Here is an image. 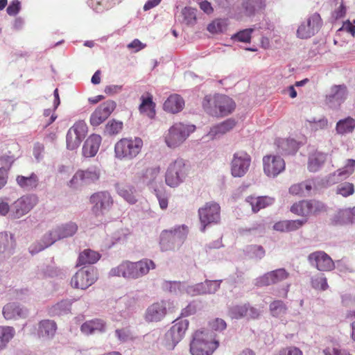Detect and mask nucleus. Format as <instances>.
I'll list each match as a JSON object with an SVG mask.
<instances>
[{
  "mask_svg": "<svg viewBox=\"0 0 355 355\" xmlns=\"http://www.w3.org/2000/svg\"><path fill=\"white\" fill-rule=\"evenodd\" d=\"M78 229V225L71 221L58 225L46 233L40 241L31 245L28 248L29 252L31 254H35L58 240L73 236L77 232Z\"/></svg>",
  "mask_w": 355,
  "mask_h": 355,
  "instance_id": "f257e3e1",
  "label": "nucleus"
},
{
  "mask_svg": "<svg viewBox=\"0 0 355 355\" xmlns=\"http://www.w3.org/2000/svg\"><path fill=\"white\" fill-rule=\"evenodd\" d=\"M218 347V342L206 330L196 331L191 336L190 352L191 355H211Z\"/></svg>",
  "mask_w": 355,
  "mask_h": 355,
  "instance_id": "f03ea898",
  "label": "nucleus"
},
{
  "mask_svg": "<svg viewBox=\"0 0 355 355\" xmlns=\"http://www.w3.org/2000/svg\"><path fill=\"white\" fill-rule=\"evenodd\" d=\"M143 141L140 137H125L114 145V157L119 161H130L141 151Z\"/></svg>",
  "mask_w": 355,
  "mask_h": 355,
  "instance_id": "7ed1b4c3",
  "label": "nucleus"
},
{
  "mask_svg": "<svg viewBox=\"0 0 355 355\" xmlns=\"http://www.w3.org/2000/svg\"><path fill=\"white\" fill-rule=\"evenodd\" d=\"M196 130L194 125L176 123L173 125L165 135V142L168 147L175 148L182 145L191 133Z\"/></svg>",
  "mask_w": 355,
  "mask_h": 355,
  "instance_id": "20e7f679",
  "label": "nucleus"
},
{
  "mask_svg": "<svg viewBox=\"0 0 355 355\" xmlns=\"http://www.w3.org/2000/svg\"><path fill=\"white\" fill-rule=\"evenodd\" d=\"M211 101L207 98L202 101V107L204 110L209 115L214 116H223L230 114L235 107V103L233 100L227 96L216 94V98L212 103H215L216 108H210L208 106Z\"/></svg>",
  "mask_w": 355,
  "mask_h": 355,
  "instance_id": "39448f33",
  "label": "nucleus"
},
{
  "mask_svg": "<svg viewBox=\"0 0 355 355\" xmlns=\"http://www.w3.org/2000/svg\"><path fill=\"white\" fill-rule=\"evenodd\" d=\"M92 211L96 217H103L112 209L114 200L108 191H98L93 193L89 198Z\"/></svg>",
  "mask_w": 355,
  "mask_h": 355,
  "instance_id": "423d86ee",
  "label": "nucleus"
},
{
  "mask_svg": "<svg viewBox=\"0 0 355 355\" xmlns=\"http://www.w3.org/2000/svg\"><path fill=\"white\" fill-rule=\"evenodd\" d=\"M187 176L184 161L182 159H177L169 164L165 175V182L168 186L175 188L182 183Z\"/></svg>",
  "mask_w": 355,
  "mask_h": 355,
  "instance_id": "0eeeda50",
  "label": "nucleus"
},
{
  "mask_svg": "<svg viewBox=\"0 0 355 355\" xmlns=\"http://www.w3.org/2000/svg\"><path fill=\"white\" fill-rule=\"evenodd\" d=\"M220 207L216 202H207L198 209V216L200 222V231L204 232L207 226L219 223L220 219Z\"/></svg>",
  "mask_w": 355,
  "mask_h": 355,
  "instance_id": "6e6552de",
  "label": "nucleus"
},
{
  "mask_svg": "<svg viewBox=\"0 0 355 355\" xmlns=\"http://www.w3.org/2000/svg\"><path fill=\"white\" fill-rule=\"evenodd\" d=\"M189 320L177 319L171 327L165 334V345L168 349H173L184 338L189 327Z\"/></svg>",
  "mask_w": 355,
  "mask_h": 355,
  "instance_id": "1a4fd4ad",
  "label": "nucleus"
},
{
  "mask_svg": "<svg viewBox=\"0 0 355 355\" xmlns=\"http://www.w3.org/2000/svg\"><path fill=\"white\" fill-rule=\"evenodd\" d=\"M101 176V169L96 166L87 168L86 170H78L72 177L68 185L73 189H79L97 181Z\"/></svg>",
  "mask_w": 355,
  "mask_h": 355,
  "instance_id": "9d476101",
  "label": "nucleus"
},
{
  "mask_svg": "<svg viewBox=\"0 0 355 355\" xmlns=\"http://www.w3.org/2000/svg\"><path fill=\"white\" fill-rule=\"evenodd\" d=\"M174 308L173 302L171 300H161L155 302L147 308L144 318L149 322L161 321L166 315L167 311H171Z\"/></svg>",
  "mask_w": 355,
  "mask_h": 355,
  "instance_id": "9b49d317",
  "label": "nucleus"
},
{
  "mask_svg": "<svg viewBox=\"0 0 355 355\" xmlns=\"http://www.w3.org/2000/svg\"><path fill=\"white\" fill-rule=\"evenodd\" d=\"M37 198L35 195H25L18 198L11 206L10 218H21L37 205Z\"/></svg>",
  "mask_w": 355,
  "mask_h": 355,
  "instance_id": "f8f14e48",
  "label": "nucleus"
},
{
  "mask_svg": "<svg viewBox=\"0 0 355 355\" xmlns=\"http://www.w3.org/2000/svg\"><path fill=\"white\" fill-rule=\"evenodd\" d=\"M87 132V126L84 121H78L71 127L66 136L67 148L73 150L78 148Z\"/></svg>",
  "mask_w": 355,
  "mask_h": 355,
  "instance_id": "ddd939ff",
  "label": "nucleus"
},
{
  "mask_svg": "<svg viewBox=\"0 0 355 355\" xmlns=\"http://www.w3.org/2000/svg\"><path fill=\"white\" fill-rule=\"evenodd\" d=\"M322 26V19L319 14L313 13L302 21L297 30V37L308 39L317 33Z\"/></svg>",
  "mask_w": 355,
  "mask_h": 355,
  "instance_id": "4468645a",
  "label": "nucleus"
},
{
  "mask_svg": "<svg viewBox=\"0 0 355 355\" xmlns=\"http://www.w3.org/2000/svg\"><path fill=\"white\" fill-rule=\"evenodd\" d=\"M251 157L245 151H237L233 154L230 163L231 173L235 178L244 176L249 170Z\"/></svg>",
  "mask_w": 355,
  "mask_h": 355,
  "instance_id": "2eb2a0df",
  "label": "nucleus"
},
{
  "mask_svg": "<svg viewBox=\"0 0 355 355\" xmlns=\"http://www.w3.org/2000/svg\"><path fill=\"white\" fill-rule=\"evenodd\" d=\"M97 278L96 271L94 268H83L72 277L71 284L73 288L85 290L94 284Z\"/></svg>",
  "mask_w": 355,
  "mask_h": 355,
  "instance_id": "dca6fc26",
  "label": "nucleus"
},
{
  "mask_svg": "<svg viewBox=\"0 0 355 355\" xmlns=\"http://www.w3.org/2000/svg\"><path fill=\"white\" fill-rule=\"evenodd\" d=\"M288 277L289 273L284 268H279L258 277L254 280V284L257 287L267 286L282 282Z\"/></svg>",
  "mask_w": 355,
  "mask_h": 355,
  "instance_id": "f3484780",
  "label": "nucleus"
},
{
  "mask_svg": "<svg viewBox=\"0 0 355 355\" xmlns=\"http://www.w3.org/2000/svg\"><path fill=\"white\" fill-rule=\"evenodd\" d=\"M309 263L320 271H331L336 268L332 259L324 251H316L308 256Z\"/></svg>",
  "mask_w": 355,
  "mask_h": 355,
  "instance_id": "a211bd4d",
  "label": "nucleus"
},
{
  "mask_svg": "<svg viewBox=\"0 0 355 355\" xmlns=\"http://www.w3.org/2000/svg\"><path fill=\"white\" fill-rule=\"evenodd\" d=\"M263 171L267 176L276 177L285 169V162L277 155H266L263 158Z\"/></svg>",
  "mask_w": 355,
  "mask_h": 355,
  "instance_id": "6ab92c4d",
  "label": "nucleus"
},
{
  "mask_svg": "<svg viewBox=\"0 0 355 355\" xmlns=\"http://www.w3.org/2000/svg\"><path fill=\"white\" fill-rule=\"evenodd\" d=\"M347 96V87L343 85H334L326 96V103L331 107L339 106Z\"/></svg>",
  "mask_w": 355,
  "mask_h": 355,
  "instance_id": "aec40b11",
  "label": "nucleus"
},
{
  "mask_svg": "<svg viewBox=\"0 0 355 355\" xmlns=\"http://www.w3.org/2000/svg\"><path fill=\"white\" fill-rule=\"evenodd\" d=\"M14 236L8 232L0 233V261L9 258L15 248Z\"/></svg>",
  "mask_w": 355,
  "mask_h": 355,
  "instance_id": "412c9836",
  "label": "nucleus"
},
{
  "mask_svg": "<svg viewBox=\"0 0 355 355\" xmlns=\"http://www.w3.org/2000/svg\"><path fill=\"white\" fill-rule=\"evenodd\" d=\"M106 330V322L100 318L87 320L80 327L81 332L86 336L103 334L105 333Z\"/></svg>",
  "mask_w": 355,
  "mask_h": 355,
  "instance_id": "4be33fe9",
  "label": "nucleus"
},
{
  "mask_svg": "<svg viewBox=\"0 0 355 355\" xmlns=\"http://www.w3.org/2000/svg\"><path fill=\"white\" fill-rule=\"evenodd\" d=\"M155 267L154 261L149 259H143L132 262L133 279H137L146 275L150 270L155 269Z\"/></svg>",
  "mask_w": 355,
  "mask_h": 355,
  "instance_id": "5701e85b",
  "label": "nucleus"
},
{
  "mask_svg": "<svg viewBox=\"0 0 355 355\" xmlns=\"http://www.w3.org/2000/svg\"><path fill=\"white\" fill-rule=\"evenodd\" d=\"M333 222L337 225L355 223V206L339 209L333 216Z\"/></svg>",
  "mask_w": 355,
  "mask_h": 355,
  "instance_id": "b1692460",
  "label": "nucleus"
},
{
  "mask_svg": "<svg viewBox=\"0 0 355 355\" xmlns=\"http://www.w3.org/2000/svg\"><path fill=\"white\" fill-rule=\"evenodd\" d=\"M245 202L251 207L253 213H257L261 209L272 205L275 199L270 196H249L246 197Z\"/></svg>",
  "mask_w": 355,
  "mask_h": 355,
  "instance_id": "393cba45",
  "label": "nucleus"
},
{
  "mask_svg": "<svg viewBox=\"0 0 355 355\" xmlns=\"http://www.w3.org/2000/svg\"><path fill=\"white\" fill-rule=\"evenodd\" d=\"M101 143V137L98 135H90L85 141L83 146V155L85 157H92L98 151Z\"/></svg>",
  "mask_w": 355,
  "mask_h": 355,
  "instance_id": "a878e982",
  "label": "nucleus"
},
{
  "mask_svg": "<svg viewBox=\"0 0 355 355\" xmlns=\"http://www.w3.org/2000/svg\"><path fill=\"white\" fill-rule=\"evenodd\" d=\"M306 223V219L284 220L275 223L273 230L280 232H289L299 230Z\"/></svg>",
  "mask_w": 355,
  "mask_h": 355,
  "instance_id": "bb28decb",
  "label": "nucleus"
},
{
  "mask_svg": "<svg viewBox=\"0 0 355 355\" xmlns=\"http://www.w3.org/2000/svg\"><path fill=\"white\" fill-rule=\"evenodd\" d=\"M109 277H122L126 279H133L132 261H123L119 265L112 268Z\"/></svg>",
  "mask_w": 355,
  "mask_h": 355,
  "instance_id": "cd10ccee",
  "label": "nucleus"
},
{
  "mask_svg": "<svg viewBox=\"0 0 355 355\" xmlns=\"http://www.w3.org/2000/svg\"><path fill=\"white\" fill-rule=\"evenodd\" d=\"M56 323L53 320H44L39 322L37 336L44 340L51 339L55 334Z\"/></svg>",
  "mask_w": 355,
  "mask_h": 355,
  "instance_id": "c85d7f7f",
  "label": "nucleus"
},
{
  "mask_svg": "<svg viewBox=\"0 0 355 355\" xmlns=\"http://www.w3.org/2000/svg\"><path fill=\"white\" fill-rule=\"evenodd\" d=\"M328 158V155L320 151H315L309 155L307 168L310 172L318 171Z\"/></svg>",
  "mask_w": 355,
  "mask_h": 355,
  "instance_id": "c756f323",
  "label": "nucleus"
},
{
  "mask_svg": "<svg viewBox=\"0 0 355 355\" xmlns=\"http://www.w3.org/2000/svg\"><path fill=\"white\" fill-rule=\"evenodd\" d=\"M2 313L6 320L25 317L27 314L26 310L15 302H10L6 304L3 308Z\"/></svg>",
  "mask_w": 355,
  "mask_h": 355,
  "instance_id": "7c9ffc66",
  "label": "nucleus"
},
{
  "mask_svg": "<svg viewBox=\"0 0 355 355\" xmlns=\"http://www.w3.org/2000/svg\"><path fill=\"white\" fill-rule=\"evenodd\" d=\"M235 125V121L234 119H229L218 125L213 126L210 129L207 136L211 139L219 138L222 135L233 129Z\"/></svg>",
  "mask_w": 355,
  "mask_h": 355,
  "instance_id": "2f4dec72",
  "label": "nucleus"
},
{
  "mask_svg": "<svg viewBox=\"0 0 355 355\" xmlns=\"http://www.w3.org/2000/svg\"><path fill=\"white\" fill-rule=\"evenodd\" d=\"M184 106V101L178 94L171 95L164 103V110L173 114L180 112Z\"/></svg>",
  "mask_w": 355,
  "mask_h": 355,
  "instance_id": "473e14b6",
  "label": "nucleus"
},
{
  "mask_svg": "<svg viewBox=\"0 0 355 355\" xmlns=\"http://www.w3.org/2000/svg\"><path fill=\"white\" fill-rule=\"evenodd\" d=\"M279 152L285 154H294L298 148V143L293 139H278L276 141Z\"/></svg>",
  "mask_w": 355,
  "mask_h": 355,
  "instance_id": "72a5a7b5",
  "label": "nucleus"
},
{
  "mask_svg": "<svg viewBox=\"0 0 355 355\" xmlns=\"http://www.w3.org/2000/svg\"><path fill=\"white\" fill-rule=\"evenodd\" d=\"M117 193L123 198L129 204H135L137 199L135 196V188L133 186L128 184H117L116 187Z\"/></svg>",
  "mask_w": 355,
  "mask_h": 355,
  "instance_id": "f704fd0d",
  "label": "nucleus"
},
{
  "mask_svg": "<svg viewBox=\"0 0 355 355\" xmlns=\"http://www.w3.org/2000/svg\"><path fill=\"white\" fill-rule=\"evenodd\" d=\"M17 184L26 190H32L35 189L39 183L37 175L32 173L29 176L18 175L16 178Z\"/></svg>",
  "mask_w": 355,
  "mask_h": 355,
  "instance_id": "c9c22d12",
  "label": "nucleus"
},
{
  "mask_svg": "<svg viewBox=\"0 0 355 355\" xmlns=\"http://www.w3.org/2000/svg\"><path fill=\"white\" fill-rule=\"evenodd\" d=\"M159 245L162 251L172 250L180 247L174 237H172V233L168 230H164L161 233Z\"/></svg>",
  "mask_w": 355,
  "mask_h": 355,
  "instance_id": "e433bc0d",
  "label": "nucleus"
},
{
  "mask_svg": "<svg viewBox=\"0 0 355 355\" xmlns=\"http://www.w3.org/2000/svg\"><path fill=\"white\" fill-rule=\"evenodd\" d=\"M15 335V330L12 327L0 326V352L7 347Z\"/></svg>",
  "mask_w": 355,
  "mask_h": 355,
  "instance_id": "4c0bfd02",
  "label": "nucleus"
},
{
  "mask_svg": "<svg viewBox=\"0 0 355 355\" xmlns=\"http://www.w3.org/2000/svg\"><path fill=\"white\" fill-rule=\"evenodd\" d=\"M354 128L355 120L352 117H347L337 122L336 130L338 135H345L352 132Z\"/></svg>",
  "mask_w": 355,
  "mask_h": 355,
  "instance_id": "58836bf2",
  "label": "nucleus"
},
{
  "mask_svg": "<svg viewBox=\"0 0 355 355\" xmlns=\"http://www.w3.org/2000/svg\"><path fill=\"white\" fill-rule=\"evenodd\" d=\"M222 280H205L198 283L200 295L214 294L219 288Z\"/></svg>",
  "mask_w": 355,
  "mask_h": 355,
  "instance_id": "ea45409f",
  "label": "nucleus"
},
{
  "mask_svg": "<svg viewBox=\"0 0 355 355\" xmlns=\"http://www.w3.org/2000/svg\"><path fill=\"white\" fill-rule=\"evenodd\" d=\"M101 256L97 252L92 250H85L78 257V265L93 264L99 260Z\"/></svg>",
  "mask_w": 355,
  "mask_h": 355,
  "instance_id": "a19ab883",
  "label": "nucleus"
},
{
  "mask_svg": "<svg viewBox=\"0 0 355 355\" xmlns=\"http://www.w3.org/2000/svg\"><path fill=\"white\" fill-rule=\"evenodd\" d=\"M248 313V304L232 305L229 308L228 315L232 319L245 318Z\"/></svg>",
  "mask_w": 355,
  "mask_h": 355,
  "instance_id": "79ce46f5",
  "label": "nucleus"
},
{
  "mask_svg": "<svg viewBox=\"0 0 355 355\" xmlns=\"http://www.w3.org/2000/svg\"><path fill=\"white\" fill-rule=\"evenodd\" d=\"M248 15L263 9L266 6V0H245L243 3Z\"/></svg>",
  "mask_w": 355,
  "mask_h": 355,
  "instance_id": "37998d69",
  "label": "nucleus"
},
{
  "mask_svg": "<svg viewBox=\"0 0 355 355\" xmlns=\"http://www.w3.org/2000/svg\"><path fill=\"white\" fill-rule=\"evenodd\" d=\"M172 233L178 245L180 246L183 243L188 234V227L185 225H178L169 230Z\"/></svg>",
  "mask_w": 355,
  "mask_h": 355,
  "instance_id": "c03bdc74",
  "label": "nucleus"
},
{
  "mask_svg": "<svg viewBox=\"0 0 355 355\" xmlns=\"http://www.w3.org/2000/svg\"><path fill=\"white\" fill-rule=\"evenodd\" d=\"M71 301L69 300H62L51 308V313L53 315H63L70 312Z\"/></svg>",
  "mask_w": 355,
  "mask_h": 355,
  "instance_id": "a18cd8bd",
  "label": "nucleus"
},
{
  "mask_svg": "<svg viewBox=\"0 0 355 355\" xmlns=\"http://www.w3.org/2000/svg\"><path fill=\"white\" fill-rule=\"evenodd\" d=\"M184 282L166 281L164 283L163 287L168 292L176 295L184 294Z\"/></svg>",
  "mask_w": 355,
  "mask_h": 355,
  "instance_id": "49530a36",
  "label": "nucleus"
},
{
  "mask_svg": "<svg viewBox=\"0 0 355 355\" xmlns=\"http://www.w3.org/2000/svg\"><path fill=\"white\" fill-rule=\"evenodd\" d=\"M291 211L302 216L310 215L309 200H302L293 205Z\"/></svg>",
  "mask_w": 355,
  "mask_h": 355,
  "instance_id": "de8ad7c7",
  "label": "nucleus"
},
{
  "mask_svg": "<svg viewBox=\"0 0 355 355\" xmlns=\"http://www.w3.org/2000/svg\"><path fill=\"white\" fill-rule=\"evenodd\" d=\"M355 192L354 185L348 182L340 183L336 188V193L344 198L352 196Z\"/></svg>",
  "mask_w": 355,
  "mask_h": 355,
  "instance_id": "09e8293b",
  "label": "nucleus"
},
{
  "mask_svg": "<svg viewBox=\"0 0 355 355\" xmlns=\"http://www.w3.org/2000/svg\"><path fill=\"white\" fill-rule=\"evenodd\" d=\"M114 334L118 340L121 343H128L135 339L134 334L128 327L116 329Z\"/></svg>",
  "mask_w": 355,
  "mask_h": 355,
  "instance_id": "8fccbe9b",
  "label": "nucleus"
},
{
  "mask_svg": "<svg viewBox=\"0 0 355 355\" xmlns=\"http://www.w3.org/2000/svg\"><path fill=\"white\" fill-rule=\"evenodd\" d=\"M155 104L151 97L143 98L142 102L139 106V111L146 114L149 118H153L155 115Z\"/></svg>",
  "mask_w": 355,
  "mask_h": 355,
  "instance_id": "3c124183",
  "label": "nucleus"
},
{
  "mask_svg": "<svg viewBox=\"0 0 355 355\" xmlns=\"http://www.w3.org/2000/svg\"><path fill=\"white\" fill-rule=\"evenodd\" d=\"M307 123H309V127L313 131L324 130L327 128L328 126V120L325 117L318 119L313 117L308 119Z\"/></svg>",
  "mask_w": 355,
  "mask_h": 355,
  "instance_id": "603ef678",
  "label": "nucleus"
},
{
  "mask_svg": "<svg viewBox=\"0 0 355 355\" xmlns=\"http://www.w3.org/2000/svg\"><path fill=\"white\" fill-rule=\"evenodd\" d=\"M123 124L121 121L112 119L109 121L105 127L104 132L108 135L119 134L123 129Z\"/></svg>",
  "mask_w": 355,
  "mask_h": 355,
  "instance_id": "864d4df0",
  "label": "nucleus"
},
{
  "mask_svg": "<svg viewBox=\"0 0 355 355\" xmlns=\"http://www.w3.org/2000/svg\"><path fill=\"white\" fill-rule=\"evenodd\" d=\"M311 286L314 289L325 291L328 288L327 278L323 274H319L311 277Z\"/></svg>",
  "mask_w": 355,
  "mask_h": 355,
  "instance_id": "5fc2aeb1",
  "label": "nucleus"
},
{
  "mask_svg": "<svg viewBox=\"0 0 355 355\" xmlns=\"http://www.w3.org/2000/svg\"><path fill=\"white\" fill-rule=\"evenodd\" d=\"M270 311L275 317H279L286 312V306L282 300H275L270 304Z\"/></svg>",
  "mask_w": 355,
  "mask_h": 355,
  "instance_id": "6e6d98bb",
  "label": "nucleus"
},
{
  "mask_svg": "<svg viewBox=\"0 0 355 355\" xmlns=\"http://www.w3.org/2000/svg\"><path fill=\"white\" fill-rule=\"evenodd\" d=\"M248 256L253 259H261L266 254V251L261 245H251L246 248Z\"/></svg>",
  "mask_w": 355,
  "mask_h": 355,
  "instance_id": "4d7b16f0",
  "label": "nucleus"
},
{
  "mask_svg": "<svg viewBox=\"0 0 355 355\" xmlns=\"http://www.w3.org/2000/svg\"><path fill=\"white\" fill-rule=\"evenodd\" d=\"M159 167L157 166L147 168L143 176L144 182L147 184H153L159 177Z\"/></svg>",
  "mask_w": 355,
  "mask_h": 355,
  "instance_id": "13d9d810",
  "label": "nucleus"
},
{
  "mask_svg": "<svg viewBox=\"0 0 355 355\" xmlns=\"http://www.w3.org/2000/svg\"><path fill=\"white\" fill-rule=\"evenodd\" d=\"M227 26L225 19H216L208 25L207 30L211 33H218L225 31Z\"/></svg>",
  "mask_w": 355,
  "mask_h": 355,
  "instance_id": "bf43d9fd",
  "label": "nucleus"
},
{
  "mask_svg": "<svg viewBox=\"0 0 355 355\" xmlns=\"http://www.w3.org/2000/svg\"><path fill=\"white\" fill-rule=\"evenodd\" d=\"M183 21L187 25H192L196 20V10L185 7L182 11Z\"/></svg>",
  "mask_w": 355,
  "mask_h": 355,
  "instance_id": "052dcab7",
  "label": "nucleus"
},
{
  "mask_svg": "<svg viewBox=\"0 0 355 355\" xmlns=\"http://www.w3.org/2000/svg\"><path fill=\"white\" fill-rule=\"evenodd\" d=\"M355 170V159H349L346 161L344 167L339 168L338 171L341 174V178L346 179L351 175Z\"/></svg>",
  "mask_w": 355,
  "mask_h": 355,
  "instance_id": "680f3d73",
  "label": "nucleus"
},
{
  "mask_svg": "<svg viewBox=\"0 0 355 355\" xmlns=\"http://www.w3.org/2000/svg\"><path fill=\"white\" fill-rule=\"evenodd\" d=\"M252 31V28L244 29L232 35V39L241 42H250Z\"/></svg>",
  "mask_w": 355,
  "mask_h": 355,
  "instance_id": "e2e57ef3",
  "label": "nucleus"
},
{
  "mask_svg": "<svg viewBox=\"0 0 355 355\" xmlns=\"http://www.w3.org/2000/svg\"><path fill=\"white\" fill-rule=\"evenodd\" d=\"M116 103L113 101L109 100L101 104L97 108L107 117L112 114L116 108Z\"/></svg>",
  "mask_w": 355,
  "mask_h": 355,
  "instance_id": "0e129e2a",
  "label": "nucleus"
},
{
  "mask_svg": "<svg viewBox=\"0 0 355 355\" xmlns=\"http://www.w3.org/2000/svg\"><path fill=\"white\" fill-rule=\"evenodd\" d=\"M107 119L101 110L96 108L90 116V123L92 126H98Z\"/></svg>",
  "mask_w": 355,
  "mask_h": 355,
  "instance_id": "69168bd1",
  "label": "nucleus"
},
{
  "mask_svg": "<svg viewBox=\"0 0 355 355\" xmlns=\"http://www.w3.org/2000/svg\"><path fill=\"white\" fill-rule=\"evenodd\" d=\"M310 214H317L325 211L324 205L317 200H309Z\"/></svg>",
  "mask_w": 355,
  "mask_h": 355,
  "instance_id": "338daca9",
  "label": "nucleus"
},
{
  "mask_svg": "<svg viewBox=\"0 0 355 355\" xmlns=\"http://www.w3.org/2000/svg\"><path fill=\"white\" fill-rule=\"evenodd\" d=\"M56 274L55 270L50 266H42L37 272V275L40 277H53Z\"/></svg>",
  "mask_w": 355,
  "mask_h": 355,
  "instance_id": "774afa93",
  "label": "nucleus"
}]
</instances>
